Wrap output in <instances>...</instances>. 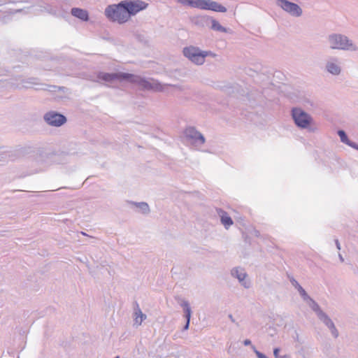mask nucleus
I'll return each mask as SVG.
<instances>
[{
  "instance_id": "obj_1",
  "label": "nucleus",
  "mask_w": 358,
  "mask_h": 358,
  "mask_svg": "<svg viewBox=\"0 0 358 358\" xmlns=\"http://www.w3.org/2000/svg\"><path fill=\"white\" fill-rule=\"evenodd\" d=\"M98 78L106 83H112L115 80L120 82L127 80L132 83H138L143 89L155 90H160V87L158 85H154V84H152L147 80H143L135 75L127 73H100L98 75Z\"/></svg>"
},
{
  "instance_id": "obj_2",
  "label": "nucleus",
  "mask_w": 358,
  "mask_h": 358,
  "mask_svg": "<svg viewBox=\"0 0 358 358\" xmlns=\"http://www.w3.org/2000/svg\"><path fill=\"white\" fill-rule=\"evenodd\" d=\"M105 15L110 20L117 22L119 24L125 23L130 19L124 1L118 4L108 6L105 10Z\"/></svg>"
},
{
  "instance_id": "obj_3",
  "label": "nucleus",
  "mask_w": 358,
  "mask_h": 358,
  "mask_svg": "<svg viewBox=\"0 0 358 358\" xmlns=\"http://www.w3.org/2000/svg\"><path fill=\"white\" fill-rule=\"evenodd\" d=\"M189 6L202 10H210L215 12L225 13L227 8L212 0H189Z\"/></svg>"
},
{
  "instance_id": "obj_4",
  "label": "nucleus",
  "mask_w": 358,
  "mask_h": 358,
  "mask_svg": "<svg viewBox=\"0 0 358 358\" xmlns=\"http://www.w3.org/2000/svg\"><path fill=\"white\" fill-rule=\"evenodd\" d=\"M183 53L185 57L196 64H202L205 57L209 55V52H201L199 48L193 46L184 48Z\"/></svg>"
},
{
  "instance_id": "obj_5",
  "label": "nucleus",
  "mask_w": 358,
  "mask_h": 358,
  "mask_svg": "<svg viewBox=\"0 0 358 358\" xmlns=\"http://www.w3.org/2000/svg\"><path fill=\"white\" fill-rule=\"evenodd\" d=\"M331 48L333 49H350L352 44L350 43L345 36L334 34L329 37Z\"/></svg>"
},
{
  "instance_id": "obj_6",
  "label": "nucleus",
  "mask_w": 358,
  "mask_h": 358,
  "mask_svg": "<svg viewBox=\"0 0 358 358\" xmlns=\"http://www.w3.org/2000/svg\"><path fill=\"white\" fill-rule=\"evenodd\" d=\"M292 117L296 124L302 128L308 127L311 122L310 117L299 108L292 110Z\"/></svg>"
},
{
  "instance_id": "obj_7",
  "label": "nucleus",
  "mask_w": 358,
  "mask_h": 358,
  "mask_svg": "<svg viewBox=\"0 0 358 358\" xmlns=\"http://www.w3.org/2000/svg\"><path fill=\"white\" fill-rule=\"evenodd\" d=\"M124 2L130 17L145 10L148 6V3L141 0H125Z\"/></svg>"
},
{
  "instance_id": "obj_8",
  "label": "nucleus",
  "mask_w": 358,
  "mask_h": 358,
  "mask_svg": "<svg viewBox=\"0 0 358 358\" xmlns=\"http://www.w3.org/2000/svg\"><path fill=\"white\" fill-rule=\"evenodd\" d=\"M278 5L292 15L299 17L302 13L301 8L297 4L287 0H278Z\"/></svg>"
},
{
  "instance_id": "obj_9",
  "label": "nucleus",
  "mask_w": 358,
  "mask_h": 358,
  "mask_svg": "<svg viewBox=\"0 0 358 358\" xmlns=\"http://www.w3.org/2000/svg\"><path fill=\"white\" fill-rule=\"evenodd\" d=\"M44 119L48 124L55 127H59L66 121V119L64 115L54 112L46 113L44 116Z\"/></svg>"
},
{
  "instance_id": "obj_10",
  "label": "nucleus",
  "mask_w": 358,
  "mask_h": 358,
  "mask_svg": "<svg viewBox=\"0 0 358 358\" xmlns=\"http://www.w3.org/2000/svg\"><path fill=\"white\" fill-rule=\"evenodd\" d=\"M71 13L72 15L83 21H87L89 20L88 12L86 10L79 8H73Z\"/></svg>"
},
{
  "instance_id": "obj_11",
  "label": "nucleus",
  "mask_w": 358,
  "mask_h": 358,
  "mask_svg": "<svg viewBox=\"0 0 358 358\" xmlns=\"http://www.w3.org/2000/svg\"><path fill=\"white\" fill-rule=\"evenodd\" d=\"M219 215L221 217V222L222 224L228 229L230 226L233 224V221L231 218L229 216V215L224 210H220L219 211Z\"/></svg>"
},
{
  "instance_id": "obj_12",
  "label": "nucleus",
  "mask_w": 358,
  "mask_h": 358,
  "mask_svg": "<svg viewBox=\"0 0 358 358\" xmlns=\"http://www.w3.org/2000/svg\"><path fill=\"white\" fill-rule=\"evenodd\" d=\"M186 135L189 138H194L195 140H199L201 143H203L205 142L204 137L200 133L194 131L193 129H187Z\"/></svg>"
},
{
  "instance_id": "obj_13",
  "label": "nucleus",
  "mask_w": 358,
  "mask_h": 358,
  "mask_svg": "<svg viewBox=\"0 0 358 358\" xmlns=\"http://www.w3.org/2000/svg\"><path fill=\"white\" fill-rule=\"evenodd\" d=\"M136 317L134 319L135 324L140 325L142 322L146 318L145 315L143 314L140 309L135 312Z\"/></svg>"
},
{
  "instance_id": "obj_14",
  "label": "nucleus",
  "mask_w": 358,
  "mask_h": 358,
  "mask_svg": "<svg viewBox=\"0 0 358 358\" xmlns=\"http://www.w3.org/2000/svg\"><path fill=\"white\" fill-rule=\"evenodd\" d=\"M327 70L332 74L337 75L340 73L339 66L334 63H329L327 66Z\"/></svg>"
},
{
  "instance_id": "obj_15",
  "label": "nucleus",
  "mask_w": 358,
  "mask_h": 358,
  "mask_svg": "<svg viewBox=\"0 0 358 358\" xmlns=\"http://www.w3.org/2000/svg\"><path fill=\"white\" fill-rule=\"evenodd\" d=\"M211 23H212V29L213 30H215V31H222V32H226L227 30L224 27H223L220 23L219 22H217V20H214V19H212L211 20Z\"/></svg>"
},
{
  "instance_id": "obj_16",
  "label": "nucleus",
  "mask_w": 358,
  "mask_h": 358,
  "mask_svg": "<svg viewBox=\"0 0 358 358\" xmlns=\"http://www.w3.org/2000/svg\"><path fill=\"white\" fill-rule=\"evenodd\" d=\"M324 322L331 329V332L334 334V336L335 337H337L338 334V331L335 328V326H334V323L332 322V321L329 318H327V320L325 321H324Z\"/></svg>"
},
{
  "instance_id": "obj_17",
  "label": "nucleus",
  "mask_w": 358,
  "mask_h": 358,
  "mask_svg": "<svg viewBox=\"0 0 358 358\" xmlns=\"http://www.w3.org/2000/svg\"><path fill=\"white\" fill-rule=\"evenodd\" d=\"M184 310H185V316H186V318H187V323H186V325L185 327V329H187V328L189 327L190 316H191V310H190L189 306L187 304L185 305Z\"/></svg>"
},
{
  "instance_id": "obj_18",
  "label": "nucleus",
  "mask_w": 358,
  "mask_h": 358,
  "mask_svg": "<svg viewBox=\"0 0 358 358\" xmlns=\"http://www.w3.org/2000/svg\"><path fill=\"white\" fill-rule=\"evenodd\" d=\"M313 308L315 312L318 313V315L321 319H324V321L328 318V317L322 311L320 310L319 306L315 302H313Z\"/></svg>"
},
{
  "instance_id": "obj_19",
  "label": "nucleus",
  "mask_w": 358,
  "mask_h": 358,
  "mask_svg": "<svg viewBox=\"0 0 358 358\" xmlns=\"http://www.w3.org/2000/svg\"><path fill=\"white\" fill-rule=\"evenodd\" d=\"M338 134L341 138V141L348 144V140L345 133L343 131L340 130L338 131Z\"/></svg>"
},
{
  "instance_id": "obj_20",
  "label": "nucleus",
  "mask_w": 358,
  "mask_h": 358,
  "mask_svg": "<svg viewBox=\"0 0 358 358\" xmlns=\"http://www.w3.org/2000/svg\"><path fill=\"white\" fill-rule=\"evenodd\" d=\"M235 272L236 273V276L240 281H243L245 278L246 275L243 271H241L239 273L238 270H236Z\"/></svg>"
},
{
  "instance_id": "obj_21",
  "label": "nucleus",
  "mask_w": 358,
  "mask_h": 358,
  "mask_svg": "<svg viewBox=\"0 0 358 358\" xmlns=\"http://www.w3.org/2000/svg\"><path fill=\"white\" fill-rule=\"evenodd\" d=\"M295 284H296V287L298 288V290L299 291L300 294L304 297L306 296L307 294H306V291L296 282H295Z\"/></svg>"
},
{
  "instance_id": "obj_22",
  "label": "nucleus",
  "mask_w": 358,
  "mask_h": 358,
  "mask_svg": "<svg viewBox=\"0 0 358 358\" xmlns=\"http://www.w3.org/2000/svg\"><path fill=\"white\" fill-rule=\"evenodd\" d=\"M177 1L184 6H189V0H177Z\"/></svg>"
},
{
  "instance_id": "obj_23",
  "label": "nucleus",
  "mask_w": 358,
  "mask_h": 358,
  "mask_svg": "<svg viewBox=\"0 0 358 358\" xmlns=\"http://www.w3.org/2000/svg\"><path fill=\"white\" fill-rule=\"evenodd\" d=\"M278 353H279V349L278 348L274 349L273 354L275 357H277L278 356Z\"/></svg>"
},
{
  "instance_id": "obj_24",
  "label": "nucleus",
  "mask_w": 358,
  "mask_h": 358,
  "mask_svg": "<svg viewBox=\"0 0 358 358\" xmlns=\"http://www.w3.org/2000/svg\"><path fill=\"white\" fill-rule=\"evenodd\" d=\"M257 355H258V357L259 358H266V356L259 353V352H257Z\"/></svg>"
},
{
  "instance_id": "obj_25",
  "label": "nucleus",
  "mask_w": 358,
  "mask_h": 358,
  "mask_svg": "<svg viewBox=\"0 0 358 358\" xmlns=\"http://www.w3.org/2000/svg\"><path fill=\"white\" fill-rule=\"evenodd\" d=\"M250 343H251V342H250V340H245V341H244V344H245V345H248L250 344Z\"/></svg>"
},
{
  "instance_id": "obj_26",
  "label": "nucleus",
  "mask_w": 358,
  "mask_h": 358,
  "mask_svg": "<svg viewBox=\"0 0 358 358\" xmlns=\"http://www.w3.org/2000/svg\"><path fill=\"white\" fill-rule=\"evenodd\" d=\"M142 206H143V208L147 210L148 208V206L146 203H142Z\"/></svg>"
},
{
  "instance_id": "obj_27",
  "label": "nucleus",
  "mask_w": 358,
  "mask_h": 358,
  "mask_svg": "<svg viewBox=\"0 0 358 358\" xmlns=\"http://www.w3.org/2000/svg\"><path fill=\"white\" fill-rule=\"evenodd\" d=\"M281 358H289V357H288V356H287V355H284V356H282Z\"/></svg>"
},
{
  "instance_id": "obj_28",
  "label": "nucleus",
  "mask_w": 358,
  "mask_h": 358,
  "mask_svg": "<svg viewBox=\"0 0 358 358\" xmlns=\"http://www.w3.org/2000/svg\"><path fill=\"white\" fill-rule=\"evenodd\" d=\"M115 358H119V357H116Z\"/></svg>"
},
{
  "instance_id": "obj_29",
  "label": "nucleus",
  "mask_w": 358,
  "mask_h": 358,
  "mask_svg": "<svg viewBox=\"0 0 358 358\" xmlns=\"http://www.w3.org/2000/svg\"><path fill=\"white\" fill-rule=\"evenodd\" d=\"M357 149H358V147H357Z\"/></svg>"
}]
</instances>
